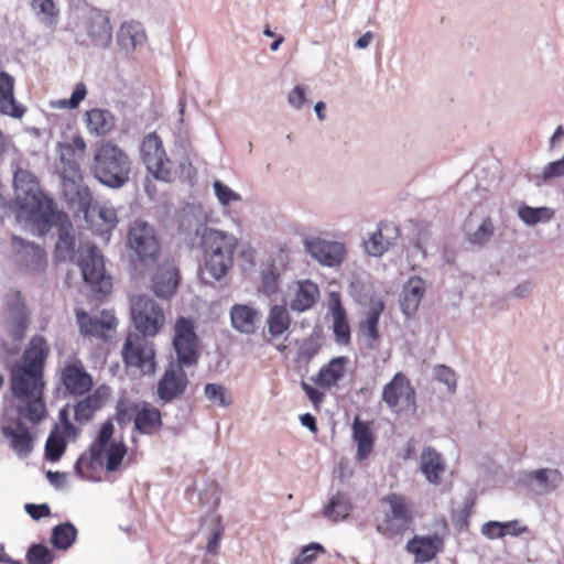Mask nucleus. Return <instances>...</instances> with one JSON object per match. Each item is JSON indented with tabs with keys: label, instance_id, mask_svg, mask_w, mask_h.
<instances>
[{
	"label": "nucleus",
	"instance_id": "60",
	"mask_svg": "<svg viewBox=\"0 0 564 564\" xmlns=\"http://www.w3.org/2000/svg\"><path fill=\"white\" fill-rule=\"evenodd\" d=\"M502 529H503L502 530L503 531V538L506 535L519 536V535L528 532V527L522 524L518 520L502 522Z\"/></svg>",
	"mask_w": 564,
	"mask_h": 564
},
{
	"label": "nucleus",
	"instance_id": "51",
	"mask_svg": "<svg viewBox=\"0 0 564 564\" xmlns=\"http://www.w3.org/2000/svg\"><path fill=\"white\" fill-rule=\"evenodd\" d=\"M214 191L218 202L223 206L229 205L231 202H240L241 195L234 192L229 186L220 181L214 182Z\"/></svg>",
	"mask_w": 564,
	"mask_h": 564
},
{
	"label": "nucleus",
	"instance_id": "49",
	"mask_svg": "<svg viewBox=\"0 0 564 564\" xmlns=\"http://www.w3.org/2000/svg\"><path fill=\"white\" fill-rule=\"evenodd\" d=\"M205 395L209 401L218 403L220 406H228L231 403V398L227 395L226 389L220 384L207 383Z\"/></svg>",
	"mask_w": 564,
	"mask_h": 564
},
{
	"label": "nucleus",
	"instance_id": "13",
	"mask_svg": "<svg viewBox=\"0 0 564 564\" xmlns=\"http://www.w3.org/2000/svg\"><path fill=\"white\" fill-rule=\"evenodd\" d=\"M173 347L177 362L181 366L191 367L197 364L199 357L198 336L194 322L191 318L180 316L174 324Z\"/></svg>",
	"mask_w": 564,
	"mask_h": 564
},
{
	"label": "nucleus",
	"instance_id": "8",
	"mask_svg": "<svg viewBox=\"0 0 564 564\" xmlns=\"http://www.w3.org/2000/svg\"><path fill=\"white\" fill-rule=\"evenodd\" d=\"M130 311L139 335L155 337L165 324L162 306L148 295H133L130 299Z\"/></svg>",
	"mask_w": 564,
	"mask_h": 564
},
{
	"label": "nucleus",
	"instance_id": "35",
	"mask_svg": "<svg viewBox=\"0 0 564 564\" xmlns=\"http://www.w3.org/2000/svg\"><path fill=\"white\" fill-rule=\"evenodd\" d=\"M354 440L357 442L356 459L365 460L373 449V435L368 423L355 419L352 424Z\"/></svg>",
	"mask_w": 564,
	"mask_h": 564
},
{
	"label": "nucleus",
	"instance_id": "21",
	"mask_svg": "<svg viewBox=\"0 0 564 564\" xmlns=\"http://www.w3.org/2000/svg\"><path fill=\"white\" fill-rule=\"evenodd\" d=\"M405 550L414 556V562L425 564L433 561L444 550V539L432 535H414L405 545Z\"/></svg>",
	"mask_w": 564,
	"mask_h": 564
},
{
	"label": "nucleus",
	"instance_id": "15",
	"mask_svg": "<svg viewBox=\"0 0 564 564\" xmlns=\"http://www.w3.org/2000/svg\"><path fill=\"white\" fill-rule=\"evenodd\" d=\"M381 399L388 408L395 411L415 408V390L410 379L403 372H397L384 384Z\"/></svg>",
	"mask_w": 564,
	"mask_h": 564
},
{
	"label": "nucleus",
	"instance_id": "38",
	"mask_svg": "<svg viewBox=\"0 0 564 564\" xmlns=\"http://www.w3.org/2000/svg\"><path fill=\"white\" fill-rule=\"evenodd\" d=\"M83 214H84L86 221L90 223L91 226L95 223L96 216L98 217V219L101 220L100 228L97 229L100 234L110 232L116 227V225L118 223L116 209L112 207H108V206H98L94 198H93V206H91L90 214L88 216H86L85 213H83Z\"/></svg>",
	"mask_w": 564,
	"mask_h": 564
},
{
	"label": "nucleus",
	"instance_id": "64",
	"mask_svg": "<svg viewBox=\"0 0 564 564\" xmlns=\"http://www.w3.org/2000/svg\"><path fill=\"white\" fill-rule=\"evenodd\" d=\"M288 99L293 107L301 108L306 101L304 88L302 86H295L290 91Z\"/></svg>",
	"mask_w": 564,
	"mask_h": 564
},
{
	"label": "nucleus",
	"instance_id": "45",
	"mask_svg": "<svg viewBox=\"0 0 564 564\" xmlns=\"http://www.w3.org/2000/svg\"><path fill=\"white\" fill-rule=\"evenodd\" d=\"M139 402H132L127 398H120L116 404L115 419L120 426L131 422L135 423Z\"/></svg>",
	"mask_w": 564,
	"mask_h": 564
},
{
	"label": "nucleus",
	"instance_id": "37",
	"mask_svg": "<svg viewBox=\"0 0 564 564\" xmlns=\"http://www.w3.org/2000/svg\"><path fill=\"white\" fill-rule=\"evenodd\" d=\"M86 127L91 134L105 135L113 127V117L108 110L91 109L86 112Z\"/></svg>",
	"mask_w": 564,
	"mask_h": 564
},
{
	"label": "nucleus",
	"instance_id": "29",
	"mask_svg": "<svg viewBox=\"0 0 564 564\" xmlns=\"http://www.w3.org/2000/svg\"><path fill=\"white\" fill-rule=\"evenodd\" d=\"M14 78L7 72H0V112L13 118H21L25 109L14 97Z\"/></svg>",
	"mask_w": 564,
	"mask_h": 564
},
{
	"label": "nucleus",
	"instance_id": "43",
	"mask_svg": "<svg viewBox=\"0 0 564 564\" xmlns=\"http://www.w3.org/2000/svg\"><path fill=\"white\" fill-rule=\"evenodd\" d=\"M77 529L69 522L61 523L53 528L51 542L58 550H67L75 542Z\"/></svg>",
	"mask_w": 564,
	"mask_h": 564
},
{
	"label": "nucleus",
	"instance_id": "12",
	"mask_svg": "<svg viewBox=\"0 0 564 564\" xmlns=\"http://www.w3.org/2000/svg\"><path fill=\"white\" fill-rule=\"evenodd\" d=\"M78 265L84 281L90 285L94 293L107 295L111 292V278L106 274L104 258L97 247L88 245L80 247Z\"/></svg>",
	"mask_w": 564,
	"mask_h": 564
},
{
	"label": "nucleus",
	"instance_id": "20",
	"mask_svg": "<svg viewBox=\"0 0 564 564\" xmlns=\"http://www.w3.org/2000/svg\"><path fill=\"white\" fill-rule=\"evenodd\" d=\"M2 436L20 457H26L34 447V436L21 419H13L1 426Z\"/></svg>",
	"mask_w": 564,
	"mask_h": 564
},
{
	"label": "nucleus",
	"instance_id": "40",
	"mask_svg": "<svg viewBox=\"0 0 564 564\" xmlns=\"http://www.w3.org/2000/svg\"><path fill=\"white\" fill-rule=\"evenodd\" d=\"M72 435H67L62 432L59 426L55 425L51 431L46 444H45V457L51 462H57L66 449V438Z\"/></svg>",
	"mask_w": 564,
	"mask_h": 564
},
{
	"label": "nucleus",
	"instance_id": "23",
	"mask_svg": "<svg viewBox=\"0 0 564 564\" xmlns=\"http://www.w3.org/2000/svg\"><path fill=\"white\" fill-rule=\"evenodd\" d=\"M180 283L178 269L172 262L159 265L152 276L151 290L161 299H170L174 295Z\"/></svg>",
	"mask_w": 564,
	"mask_h": 564
},
{
	"label": "nucleus",
	"instance_id": "39",
	"mask_svg": "<svg viewBox=\"0 0 564 564\" xmlns=\"http://www.w3.org/2000/svg\"><path fill=\"white\" fill-rule=\"evenodd\" d=\"M352 505L348 496L344 492L338 491L334 495L329 502L324 507L323 514L332 521L345 520L350 511Z\"/></svg>",
	"mask_w": 564,
	"mask_h": 564
},
{
	"label": "nucleus",
	"instance_id": "17",
	"mask_svg": "<svg viewBox=\"0 0 564 564\" xmlns=\"http://www.w3.org/2000/svg\"><path fill=\"white\" fill-rule=\"evenodd\" d=\"M76 319L79 332L84 336L97 337L106 340L108 333L117 327V318L110 311L104 310L99 316H90L84 310H76Z\"/></svg>",
	"mask_w": 564,
	"mask_h": 564
},
{
	"label": "nucleus",
	"instance_id": "3",
	"mask_svg": "<svg viewBox=\"0 0 564 564\" xmlns=\"http://www.w3.org/2000/svg\"><path fill=\"white\" fill-rule=\"evenodd\" d=\"M86 142L82 135H74L69 142H59L57 151L61 161L62 187L65 196L78 204L82 213L88 216L93 206V194L84 185L80 161L86 153Z\"/></svg>",
	"mask_w": 564,
	"mask_h": 564
},
{
	"label": "nucleus",
	"instance_id": "41",
	"mask_svg": "<svg viewBox=\"0 0 564 564\" xmlns=\"http://www.w3.org/2000/svg\"><path fill=\"white\" fill-rule=\"evenodd\" d=\"M145 39L144 32L137 22H124L118 32V43L126 50H134Z\"/></svg>",
	"mask_w": 564,
	"mask_h": 564
},
{
	"label": "nucleus",
	"instance_id": "36",
	"mask_svg": "<svg viewBox=\"0 0 564 564\" xmlns=\"http://www.w3.org/2000/svg\"><path fill=\"white\" fill-rule=\"evenodd\" d=\"M292 319L284 305H273L268 314L267 325L270 340L284 334L291 326Z\"/></svg>",
	"mask_w": 564,
	"mask_h": 564
},
{
	"label": "nucleus",
	"instance_id": "10",
	"mask_svg": "<svg viewBox=\"0 0 564 564\" xmlns=\"http://www.w3.org/2000/svg\"><path fill=\"white\" fill-rule=\"evenodd\" d=\"M148 338L138 333H129L121 349L124 366L142 375H152L156 370L154 345Z\"/></svg>",
	"mask_w": 564,
	"mask_h": 564
},
{
	"label": "nucleus",
	"instance_id": "53",
	"mask_svg": "<svg viewBox=\"0 0 564 564\" xmlns=\"http://www.w3.org/2000/svg\"><path fill=\"white\" fill-rule=\"evenodd\" d=\"M324 547L318 543H311L307 546L303 547L300 555L295 557L292 564H312L318 553H324Z\"/></svg>",
	"mask_w": 564,
	"mask_h": 564
},
{
	"label": "nucleus",
	"instance_id": "34",
	"mask_svg": "<svg viewBox=\"0 0 564 564\" xmlns=\"http://www.w3.org/2000/svg\"><path fill=\"white\" fill-rule=\"evenodd\" d=\"M383 310L384 304L381 300L371 301L366 318L360 323V332L371 348L377 347L379 343L380 334L378 326Z\"/></svg>",
	"mask_w": 564,
	"mask_h": 564
},
{
	"label": "nucleus",
	"instance_id": "47",
	"mask_svg": "<svg viewBox=\"0 0 564 564\" xmlns=\"http://www.w3.org/2000/svg\"><path fill=\"white\" fill-rule=\"evenodd\" d=\"M29 564H52L54 554L43 544H32L26 552Z\"/></svg>",
	"mask_w": 564,
	"mask_h": 564
},
{
	"label": "nucleus",
	"instance_id": "5",
	"mask_svg": "<svg viewBox=\"0 0 564 564\" xmlns=\"http://www.w3.org/2000/svg\"><path fill=\"white\" fill-rule=\"evenodd\" d=\"M91 172L100 183L119 188L129 181L131 160L117 144L101 141L94 149Z\"/></svg>",
	"mask_w": 564,
	"mask_h": 564
},
{
	"label": "nucleus",
	"instance_id": "9",
	"mask_svg": "<svg viewBox=\"0 0 564 564\" xmlns=\"http://www.w3.org/2000/svg\"><path fill=\"white\" fill-rule=\"evenodd\" d=\"M113 432V423L110 420L105 421L89 447L91 462L100 465L105 463L108 471L117 470L127 454L124 443L111 441Z\"/></svg>",
	"mask_w": 564,
	"mask_h": 564
},
{
	"label": "nucleus",
	"instance_id": "4",
	"mask_svg": "<svg viewBox=\"0 0 564 564\" xmlns=\"http://www.w3.org/2000/svg\"><path fill=\"white\" fill-rule=\"evenodd\" d=\"M140 154L147 170L156 180L171 183L178 177L192 183L196 177V169L188 158L175 163L167 156L163 141L156 132L143 138Z\"/></svg>",
	"mask_w": 564,
	"mask_h": 564
},
{
	"label": "nucleus",
	"instance_id": "33",
	"mask_svg": "<svg viewBox=\"0 0 564 564\" xmlns=\"http://www.w3.org/2000/svg\"><path fill=\"white\" fill-rule=\"evenodd\" d=\"M319 295V289L315 282L311 280L297 281L296 291L290 306L295 312H305L316 304Z\"/></svg>",
	"mask_w": 564,
	"mask_h": 564
},
{
	"label": "nucleus",
	"instance_id": "42",
	"mask_svg": "<svg viewBox=\"0 0 564 564\" xmlns=\"http://www.w3.org/2000/svg\"><path fill=\"white\" fill-rule=\"evenodd\" d=\"M72 225L68 223L66 227L59 230L58 240L55 247V254L57 260H74L75 257V237L70 232Z\"/></svg>",
	"mask_w": 564,
	"mask_h": 564
},
{
	"label": "nucleus",
	"instance_id": "57",
	"mask_svg": "<svg viewBox=\"0 0 564 564\" xmlns=\"http://www.w3.org/2000/svg\"><path fill=\"white\" fill-rule=\"evenodd\" d=\"M223 534H224V528L220 525V523H218L208 539L207 546H206L207 553H209L212 555H217L219 553L220 540H221Z\"/></svg>",
	"mask_w": 564,
	"mask_h": 564
},
{
	"label": "nucleus",
	"instance_id": "62",
	"mask_svg": "<svg viewBox=\"0 0 564 564\" xmlns=\"http://www.w3.org/2000/svg\"><path fill=\"white\" fill-rule=\"evenodd\" d=\"M25 511L32 519L39 520L41 518L50 516L51 510L46 503H42V505L26 503Z\"/></svg>",
	"mask_w": 564,
	"mask_h": 564
},
{
	"label": "nucleus",
	"instance_id": "48",
	"mask_svg": "<svg viewBox=\"0 0 564 564\" xmlns=\"http://www.w3.org/2000/svg\"><path fill=\"white\" fill-rule=\"evenodd\" d=\"M31 6L37 14L44 15V19L48 24H54L56 22L58 10L56 9L53 0H32Z\"/></svg>",
	"mask_w": 564,
	"mask_h": 564
},
{
	"label": "nucleus",
	"instance_id": "32",
	"mask_svg": "<svg viewBox=\"0 0 564 564\" xmlns=\"http://www.w3.org/2000/svg\"><path fill=\"white\" fill-rule=\"evenodd\" d=\"M420 468L427 481L433 485H440L445 473L446 465L440 453L427 447L421 454Z\"/></svg>",
	"mask_w": 564,
	"mask_h": 564
},
{
	"label": "nucleus",
	"instance_id": "22",
	"mask_svg": "<svg viewBox=\"0 0 564 564\" xmlns=\"http://www.w3.org/2000/svg\"><path fill=\"white\" fill-rule=\"evenodd\" d=\"M111 397V389L106 384L97 387L93 393L87 394L74 404V420L79 424L91 421L98 410Z\"/></svg>",
	"mask_w": 564,
	"mask_h": 564
},
{
	"label": "nucleus",
	"instance_id": "59",
	"mask_svg": "<svg viewBox=\"0 0 564 564\" xmlns=\"http://www.w3.org/2000/svg\"><path fill=\"white\" fill-rule=\"evenodd\" d=\"M321 349V345L315 338L306 339L300 348V356L304 359H312Z\"/></svg>",
	"mask_w": 564,
	"mask_h": 564
},
{
	"label": "nucleus",
	"instance_id": "58",
	"mask_svg": "<svg viewBox=\"0 0 564 564\" xmlns=\"http://www.w3.org/2000/svg\"><path fill=\"white\" fill-rule=\"evenodd\" d=\"M502 530H503L502 522H499V521H489V522H486L485 524H482V527H481V533L491 540L502 539L503 538Z\"/></svg>",
	"mask_w": 564,
	"mask_h": 564
},
{
	"label": "nucleus",
	"instance_id": "1",
	"mask_svg": "<svg viewBox=\"0 0 564 564\" xmlns=\"http://www.w3.org/2000/svg\"><path fill=\"white\" fill-rule=\"evenodd\" d=\"M48 354L46 339L34 336L9 372L11 393L19 402L18 411L32 423L41 422L46 415L44 366Z\"/></svg>",
	"mask_w": 564,
	"mask_h": 564
},
{
	"label": "nucleus",
	"instance_id": "6",
	"mask_svg": "<svg viewBox=\"0 0 564 564\" xmlns=\"http://www.w3.org/2000/svg\"><path fill=\"white\" fill-rule=\"evenodd\" d=\"M203 241L205 263L200 269V276L205 283L212 284L221 280L231 268L237 240L234 236L209 229L205 232Z\"/></svg>",
	"mask_w": 564,
	"mask_h": 564
},
{
	"label": "nucleus",
	"instance_id": "44",
	"mask_svg": "<svg viewBox=\"0 0 564 564\" xmlns=\"http://www.w3.org/2000/svg\"><path fill=\"white\" fill-rule=\"evenodd\" d=\"M260 292L267 296L276 294L280 290V272L274 263H270L261 272Z\"/></svg>",
	"mask_w": 564,
	"mask_h": 564
},
{
	"label": "nucleus",
	"instance_id": "14",
	"mask_svg": "<svg viewBox=\"0 0 564 564\" xmlns=\"http://www.w3.org/2000/svg\"><path fill=\"white\" fill-rule=\"evenodd\" d=\"M59 381L65 392L72 397H84L94 387L93 376L79 358L67 359L59 371Z\"/></svg>",
	"mask_w": 564,
	"mask_h": 564
},
{
	"label": "nucleus",
	"instance_id": "50",
	"mask_svg": "<svg viewBox=\"0 0 564 564\" xmlns=\"http://www.w3.org/2000/svg\"><path fill=\"white\" fill-rule=\"evenodd\" d=\"M434 378L446 386L448 392L453 393L456 390L457 378L454 370L444 365H438L434 368Z\"/></svg>",
	"mask_w": 564,
	"mask_h": 564
},
{
	"label": "nucleus",
	"instance_id": "28",
	"mask_svg": "<svg viewBox=\"0 0 564 564\" xmlns=\"http://www.w3.org/2000/svg\"><path fill=\"white\" fill-rule=\"evenodd\" d=\"M398 228L388 223H380L375 231L365 242L366 251L373 257L383 254L398 238Z\"/></svg>",
	"mask_w": 564,
	"mask_h": 564
},
{
	"label": "nucleus",
	"instance_id": "46",
	"mask_svg": "<svg viewBox=\"0 0 564 564\" xmlns=\"http://www.w3.org/2000/svg\"><path fill=\"white\" fill-rule=\"evenodd\" d=\"M519 217L522 221L528 225H535L540 221H549L554 213L547 207H530L523 206L519 209Z\"/></svg>",
	"mask_w": 564,
	"mask_h": 564
},
{
	"label": "nucleus",
	"instance_id": "52",
	"mask_svg": "<svg viewBox=\"0 0 564 564\" xmlns=\"http://www.w3.org/2000/svg\"><path fill=\"white\" fill-rule=\"evenodd\" d=\"M494 235V226L490 218L482 220L478 229L469 236V241L482 246L489 241Z\"/></svg>",
	"mask_w": 564,
	"mask_h": 564
},
{
	"label": "nucleus",
	"instance_id": "24",
	"mask_svg": "<svg viewBox=\"0 0 564 564\" xmlns=\"http://www.w3.org/2000/svg\"><path fill=\"white\" fill-rule=\"evenodd\" d=\"M11 243L21 257V262L31 272H42L47 265L46 252L40 246L29 242L18 236H12Z\"/></svg>",
	"mask_w": 564,
	"mask_h": 564
},
{
	"label": "nucleus",
	"instance_id": "19",
	"mask_svg": "<svg viewBox=\"0 0 564 564\" xmlns=\"http://www.w3.org/2000/svg\"><path fill=\"white\" fill-rule=\"evenodd\" d=\"M84 31L94 46L106 48L112 40V28L107 13L90 9L83 22Z\"/></svg>",
	"mask_w": 564,
	"mask_h": 564
},
{
	"label": "nucleus",
	"instance_id": "18",
	"mask_svg": "<svg viewBox=\"0 0 564 564\" xmlns=\"http://www.w3.org/2000/svg\"><path fill=\"white\" fill-rule=\"evenodd\" d=\"M181 364L170 365L158 382V397L164 403L180 398L188 386V378Z\"/></svg>",
	"mask_w": 564,
	"mask_h": 564
},
{
	"label": "nucleus",
	"instance_id": "56",
	"mask_svg": "<svg viewBox=\"0 0 564 564\" xmlns=\"http://www.w3.org/2000/svg\"><path fill=\"white\" fill-rule=\"evenodd\" d=\"M543 180L549 181L555 177L564 176V155L556 161L550 162L543 169Z\"/></svg>",
	"mask_w": 564,
	"mask_h": 564
},
{
	"label": "nucleus",
	"instance_id": "26",
	"mask_svg": "<svg viewBox=\"0 0 564 564\" xmlns=\"http://www.w3.org/2000/svg\"><path fill=\"white\" fill-rule=\"evenodd\" d=\"M138 408L134 431L143 435L158 434L163 426L160 409L147 401H140Z\"/></svg>",
	"mask_w": 564,
	"mask_h": 564
},
{
	"label": "nucleus",
	"instance_id": "55",
	"mask_svg": "<svg viewBox=\"0 0 564 564\" xmlns=\"http://www.w3.org/2000/svg\"><path fill=\"white\" fill-rule=\"evenodd\" d=\"M301 388L303 389V391L305 392L306 397L308 398V400L313 404V408L316 411H319L321 406H322V403L324 402V399H325V393L319 391L318 389L312 387L311 384H308L305 381L301 382Z\"/></svg>",
	"mask_w": 564,
	"mask_h": 564
},
{
	"label": "nucleus",
	"instance_id": "7",
	"mask_svg": "<svg viewBox=\"0 0 564 564\" xmlns=\"http://www.w3.org/2000/svg\"><path fill=\"white\" fill-rule=\"evenodd\" d=\"M380 502L387 509L376 516V530L388 539L403 535L413 522V510L409 499L402 495L389 494Z\"/></svg>",
	"mask_w": 564,
	"mask_h": 564
},
{
	"label": "nucleus",
	"instance_id": "30",
	"mask_svg": "<svg viewBox=\"0 0 564 564\" xmlns=\"http://www.w3.org/2000/svg\"><path fill=\"white\" fill-rule=\"evenodd\" d=\"M424 293L425 285L421 278L413 276L403 285L400 306L406 317H411L416 313Z\"/></svg>",
	"mask_w": 564,
	"mask_h": 564
},
{
	"label": "nucleus",
	"instance_id": "63",
	"mask_svg": "<svg viewBox=\"0 0 564 564\" xmlns=\"http://www.w3.org/2000/svg\"><path fill=\"white\" fill-rule=\"evenodd\" d=\"M291 247L288 243H281L278 246V251L275 253V257L273 259V263L278 262L281 268L284 270L289 262H290V256H291Z\"/></svg>",
	"mask_w": 564,
	"mask_h": 564
},
{
	"label": "nucleus",
	"instance_id": "11",
	"mask_svg": "<svg viewBox=\"0 0 564 564\" xmlns=\"http://www.w3.org/2000/svg\"><path fill=\"white\" fill-rule=\"evenodd\" d=\"M127 246L142 263H154L160 256L161 245L155 229L147 221L137 219L128 229Z\"/></svg>",
	"mask_w": 564,
	"mask_h": 564
},
{
	"label": "nucleus",
	"instance_id": "16",
	"mask_svg": "<svg viewBox=\"0 0 564 564\" xmlns=\"http://www.w3.org/2000/svg\"><path fill=\"white\" fill-rule=\"evenodd\" d=\"M303 243L305 251L322 265L338 267L345 260L346 247L343 242L311 236L304 238Z\"/></svg>",
	"mask_w": 564,
	"mask_h": 564
},
{
	"label": "nucleus",
	"instance_id": "61",
	"mask_svg": "<svg viewBox=\"0 0 564 564\" xmlns=\"http://www.w3.org/2000/svg\"><path fill=\"white\" fill-rule=\"evenodd\" d=\"M58 419L61 422L59 429L62 432L66 433L67 435H76L77 430L69 421V413L67 406L59 410Z\"/></svg>",
	"mask_w": 564,
	"mask_h": 564
},
{
	"label": "nucleus",
	"instance_id": "2",
	"mask_svg": "<svg viewBox=\"0 0 564 564\" xmlns=\"http://www.w3.org/2000/svg\"><path fill=\"white\" fill-rule=\"evenodd\" d=\"M15 188V204L19 207L17 219L28 220L40 235L48 231L54 214V203L47 198L40 188L35 175L19 169L13 177Z\"/></svg>",
	"mask_w": 564,
	"mask_h": 564
},
{
	"label": "nucleus",
	"instance_id": "25",
	"mask_svg": "<svg viewBox=\"0 0 564 564\" xmlns=\"http://www.w3.org/2000/svg\"><path fill=\"white\" fill-rule=\"evenodd\" d=\"M348 364L349 359L346 356L334 357L319 368L312 377V381L319 388L332 389L345 378Z\"/></svg>",
	"mask_w": 564,
	"mask_h": 564
},
{
	"label": "nucleus",
	"instance_id": "31",
	"mask_svg": "<svg viewBox=\"0 0 564 564\" xmlns=\"http://www.w3.org/2000/svg\"><path fill=\"white\" fill-rule=\"evenodd\" d=\"M259 311L247 304H235L230 308L231 326L239 333L253 334L259 322Z\"/></svg>",
	"mask_w": 564,
	"mask_h": 564
},
{
	"label": "nucleus",
	"instance_id": "54",
	"mask_svg": "<svg viewBox=\"0 0 564 564\" xmlns=\"http://www.w3.org/2000/svg\"><path fill=\"white\" fill-rule=\"evenodd\" d=\"M86 95H87V89H86L85 84L79 83L76 85L70 98L58 100L57 106L59 108L75 109L85 99Z\"/></svg>",
	"mask_w": 564,
	"mask_h": 564
},
{
	"label": "nucleus",
	"instance_id": "27",
	"mask_svg": "<svg viewBox=\"0 0 564 564\" xmlns=\"http://www.w3.org/2000/svg\"><path fill=\"white\" fill-rule=\"evenodd\" d=\"M329 308L333 318V333L335 341L339 345H348L350 343V325L348 323L347 313L341 304L339 294L332 293L329 299Z\"/></svg>",
	"mask_w": 564,
	"mask_h": 564
}]
</instances>
